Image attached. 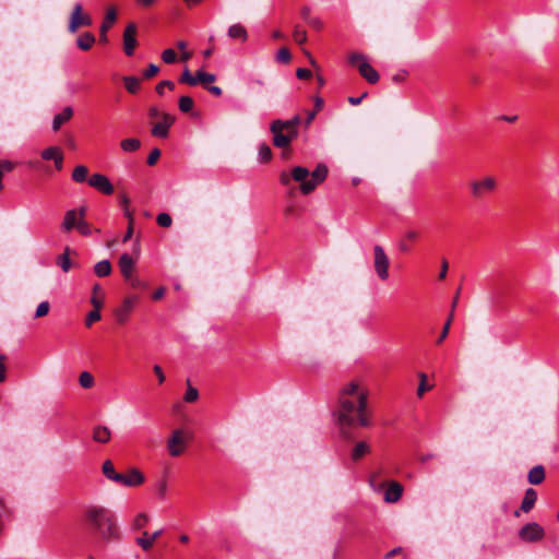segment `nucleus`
Returning a JSON list of instances; mask_svg holds the SVG:
<instances>
[{"label": "nucleus", "instance_id": "nucleus-53", "mask_svg": "<svg viewBox=\"0 0 559 559\" xmlns=\"http://www.w3.org/2000/svg\"><path fill=\"white\" fill-rule=\"evenodd\" d=\"M420 383L417 388V395L419 397H421L424 395V393L429 389L427 385H426V381H427V377L425 373H420Z\"/></svg>", "mask_w": 559, "mask_h": 559}, {"label": "nucleus", "instance_id": "nucleus-29", "mask_svg": "<svg viewBox=\"0 0 559 559\" xmlns=\"http://www.w3.org/2000/svg\"><path fill=\"white\" fill-rule=\"evenodd\" d=\"M536 500L537 492L533 488L526 489L524 498L522 500L521 510L524 512H528L530 510L533 509Z\"/></svg>", "mask_w": 559, "mask_h": 559}, {"label": "nucleus", "instance_id": "nucleus-64", "mask_svg": "<svg viewBox=\"0 0 559 559\" xmlns=\"http://www.w3.org/2000/svg\"><path fill=\"white\" fill-rule=\"evenodd\" d=\"M165 295V288L164 287H159L158 289H156L153 294V299L155 300H159L164 297Z\"/></svg>", "mask_w": 559, "mask_h": 559}, {"label": "nucleus", "instance_id": "nucleus-17", "mask_svg": "<svg viewBox=\"0 0 559 559\" xmlns=\"http://www.w3.org/2000/svg\"><path fill=\"white\" fill-rule=\"evenodd\" d=\"M117 20V11L115 8H109L106 12L104 21L100 25L99 41L106 44L108 41L107 32L111 28Z\"/></svg>", "mask_w": 559, "mask_h": 559}, {"label": "nucleus", "instance_id": "nucleus-54", "mask_svg": "<svg viewBox=\"0 0 559 559\" xmlns=\"http://www.w3.org/2000/svg\"><path fill=\"white\" fill-rule=\"evenodd\" d=\"M50 305L48 301H41L37 305V317H44L49 312Z\"/></svg>", "mask_w": 559, "mask_h": 559}, {"label": "nucleus", "instance_id": "nucleus-50", "mask_svg": "<svg viewBox=\"0 0 559 559\" xmlns=\"http://www.w3.org/2000/svg\"><path fill=\"white\" fill-rule=\"evenodd\" d=\"M156 222L162 227H169L173 223V219L167 213H159L156 217Z\"/></svg>", "mask_w": 559, "mask_h": 559}, {"label": "nucleus", "instance_id": "nucleus-55", "mask_svg": "<svg viewBox=\"0 0 559 559\" xmlns=\"http://www.w3.org/2000/svg\"><path fill=\"white\" fill-rule=\"evenodd\" d=\"M160 156V151L158 148H154L152 150V152L150 153V155L147 156V164L150 166H153L157 159L159 158Z\"/></svg>", "mask_w": 559, "mask_h": 559}, {"label": "nucleus", "instance_id": "nucleus-57", "mask_svg": "<svg viewBox=\"0 0 559 559\" xmlns=\"http://www.w3.org/2000/svg\"><path fill=\"white\" fill-rule=\"evenodd\" d=\"M92 293L93 294H92L91 299H100L103 301L104 293H103V289H102L100 285L95 284L93 286V292Z\"/></svg>", "mask_w": 559, "mask_h": 559}, {"label": "nucleus", "instance_id": "nucleus-46", "mask_svg": "<svg viewBox=\"0 0 559 559\" xmlns=\"http://www.w3.org/2000/svg\"><path fill=\"white\" fill-rule=\"evenodd\" d=\"M166 88L173 91L175 88L174 82L169 81V80H164V81L159 82L156 85V93L158 95H164V92H165Z\"/></svg>", "mask_w": 559, "mask_h": 559}, {"label": "nucleus", "instance_id": "nucleus-42", "mask_svg": "<svg viewBox=\"0 0 559 559\" xmlns=\"http://www.w3.org/2000/svg\"><path fill=\"white\" fill-rule=\"evenodd\" d=\"M452 319H453V312L450 313L448 320L445 321L443 329L437 340V344H441L448 337Z\"/></svg>", "mask_w": 559, "mask_h": 559}, {"label": "nucleus", "instance_id": "nucleus-20", "mask_svg": "<svg viewBox=\"0 0 559 559\" xmlns=\"http://www.w3.org/2000/svg\"><path fill=\"white\" fill-rule=\"evenodd\" d=\"M73 108L71 106L64 107L60 112L53 116L51 129L57 132L61 126L68 122L73 117Z\"/></svg>", "mask_w": 559, "mask_h": 559}, {"label": "nucleus", "instance_id": "nucleus-1", "mask_svg": "<svg viewBox=\"0 0 559 559\" xmlns=\"http://www.w3.org/2000/svg\"><path fill=\"white\" fill-rule=\"evenodd\" d=\"M368 390L359 381H350L340 391L338 420L348 426H369L367 417Z\"/></svg>", "mask_w": 559, "mask_h": 559}, {"label": "nucleus", "instance_id": "nucleus-7", "mask_svg": "<svg viewBox=\"0 0 559 559\" xmlns=\"http://www.w3.org/2000/svg\"><path fill=\"white\" fill-rule=\"evenodd\" d=\"M373 267L381 281L384 282L389 278L390 259L380 245H374L373 247Z\"/></svg>", "mask_w": 559, "mask_h": 559}, {"label": "nucleus", "instance_id": "nucleus-52", "mask_svg": "<svg viewBox=\"0 0 559 559\" xmlns=\"http://www.w3.org/2000/svg\"><path fill=\"white\" fill-rule=\"evenodd\" d=\"M7 360L5 355H0V383L4 382L7 378Z\"/></svg>", "mask_w": 559, "mask_h": 559}, {"label": "nucleus", "instance_id": "nucleus-48", "mask_svg": "<svg viewBox=\"0 0 559 559\" xmlns=\"http://www.w3.org/2000/svg\"><path fill=\"white\" fill-rule=\"evenodd\" d=\"M168 485L166 479H159L156 483V491L159 497V499H164L167 495Z\"/></svg>", "mask_w": 559, "mask_h": 559}, {"label": "nucleus", "instance_id": "nucleus-18", "mask_svg": "<svg viewBox=\"0 0 559 559\" xmlns=\"http://www.w3.org/2000/svg\"><path fill=\"white\" fill-rule=\"evenodd\" d=\"M163 534V530H157L154 533L150 534L144 531L141 537L135 538V544L144 551H148L152 549L155 540Z\"/></svg>", "mask_w": 559, "mask_h": 559}, {"label": "nucleus", "instance_id": "nucleus-36", "mask_svg": "<svg viewBox=\"0 0 559 559\" xmlns=\"http://www.w3.org/2000/svg\"><path fill=\"white\" fill-rule=\"evenodd\" d=\"M123 82L126 90L131 94H135L140 90V80L136 76H124Z\"/></svg>", "mask_w": 559, "mask_h": 559}, {"label": "nucleus", "instance_id": "nucleus-39", "mask_svg": "<svg viewBox=\"0 0 559 559\" xmlns=\"http://www.w3.org/2000/svg\"><path fill=\"white\" fill-rule=\"evenodd\" d=\"M369 452V445L366 442H358L352 451V459L358 460Z\"/></svg>", "mask_w": 559, "mask_h": 559}, {"label": "nucleus", "instance_id": "nucleus-27", "mask_svg": "<svg viewBox=\"0 0 559 559\" xmlns=\"http://www.w3.org/2000/svg\"><path fill=\"white\" fill-rule=\"evenodd\" d=\"M102 472L104 476L110 481L116 483V480H121V474L116 472L115 466L110 460H106L103 463Z\"/></svg>", "mask_w": 559, "mask_h": 559}, {"label": "nucleus", "instance_id": "nucleus-47", "mask_svg": "<svg viewBox=\"0 0 559 559\" xmlns=\"http://www.w3.org/2000/svg\"><path fill=\"white\" fill-rule=\"evenodd\" d=\"M290 52L286 47L280 48L276 55L277 61L282 63H287L290 61Z\"/></svg>", "mask_w": 559, "mask_h": 559}, {"label": "nucleus", "instance_id": "nucleus-40", "mask_svg": "<svg viewBox=\"0 0 559 559\" xmlns=\"http://www.w3.org/2000/svg\"><path fill=\"white\" fill-rule=\"evenodd\" d=\"M178 106L182 112H189L193 108V99L190 96H181Z\"/></svg>", "mask_w": 559, "mask_h": 559}, {"label": "nucleus", "instance_id": "nucleus-25", "mask_svg": "<svg viewBox=\"0 0 559 559\" xmlns=\"http://www.w3.org/2000/svg\"><path fill=\"white\" fill-rule=\"evenodd\" d=\"M91 304L93 305L94 309L87 313L85 319V325L88 328L94 322L100 320V309L103 307V301L100 299H91Z\"/></svg>", "mask_w": 559, "mask_h": 559}, {"label": "nucleus", "instance_id": "nucleus-2", "mask_svg": "<svg viewBox=\"0 0 559 559\" xmlns=\"http://www.w3.org/2000/svg\"><path fill=\"white\" fill-rule=\"evenodd\" d=\"M328 176V167L324 164H319L316 169L310 174L306 167L296 166L292 169V175L283 171L280 176L282 185L287 186L290 182V178L299 182L300 191L302 194H309L322 183Z\"/></svg>", "mask_w": 559, "mask_h": 559}, {"label": "nucleus", "instance_id": "nucleus-59", "mask_svg": "<svg viewBox=\"0 0 559 559\" xmlns=\"http://www.w3.org/2000/svg\"><path fill=\"white\" fill-rule=\"evenodd\" d=\"M153 371L157 376L159 384L164 383L165 374H164V371H163L162 367L159 365H155L153 367Z\"/></svg>", "mask_w": 559, "mask_h": 559}, {"label": "nucleus", "instance_id": "nucleus-32", "mask_svg": "<svg viewBox=\"0 0 559 559\" xmlns=\"http://www.w3.org/2000/svg\"><path fill=\"white\" fill-rule=\"evenodd\" d=\"M121 150L127 153H132L141 147L140 140L135 138L124 139L120 142Z\"/></svg>", "mask_w": 559, "mask_h": 559}, {"label": "nucleus", "instance_id": "nucleus-34", "mask_svg": "<svg viewBox=\"0 0 559 559\" xmlns=\"http://www.w3.org/2000/svg\"><path fill=\"white\" fill-rule=\"evenodd\" d=\"M88 169L84 165L76 166L72 171V180L75 182H84L87 179Z\"/></svg>", "mask_w": 559, "mask_h": 559}, {"label": "nucleus", "instance_id": "nucleus-22", "mask_svg": "<svg viewBox=\"0 0 559 559\" xmlns=\"http://www.w3.org/2000/svg\"><path fill=\"white\" fill-rule=\"evenodd\" d=\"M134 264L135 261L129 253H123L119 258V267L124 280H131Z\"/></svg>", "mask_w": 559, "mask_h": 559}, {"label": "nucleus", "instance_id": "nucleus-41", "mask_svg": "<svg viewBox=\"0 0 559 559\" xmlns=\"http://www.w3.org/2000/svg\"><path fill=\"white\" fill-rule=\"evenodd\" d=\"M85 216H82L75 227L78 231L83 236H90L92 234L91 225L84 219Z\"/></svg>", "mask_w": 559, "mask_h": 559}, {"label": "nucleus", "instance_id": "nucleus-9", "mask_svg": "<svg viewBox=\"0 0 559 559\" xmlns=\"http://www.w3.org/2000/svg\"><path fill=\"white\" fill-rule=\"evenodd\" d=\"M138 301V295H129L123 299L121 306L115 311V317L119 324H124L128 321L129 314L133 311Z\"/></svg>", "mask_w": 559, "mask_h": 559}, {"label": "nucleus", "instance_id": "nucleus-38", "mask_svg": "<svg viewBox=\"0 0 559 559\" xmlns=\"http://www.w3.org/2000/svg\"><path fill=\"white\" fill-rule=\"evenodd\" d=\"M258 158L261 163H266L272 158V151L266 143H261L258 148Z\"/></svg>", "mask_w": 559, "mask_h": 559}, {"label": "nucleus", "instance_id": "nucleus-28", "mask_svg": "<svg viewBox=\"0 0 559 559\" xmlns=\"http://www.w3.org/2000/svg\"><path fill=\"white\" fill-rule=\"evenodd\" d=\"M95 40V36L92 33L85 32L76 38V46L81 50L86 51L93 47Z\"/></svg>", "mask_w": 559, "mask_h": 559}, {"label": "nucleus", "instance_id": "nucleus-45", "mask_svg": "<svg viewBox=\"0 0 559 559\" xmlns=\"http://www.w3.org/2000/svg\"><path fill=\"white\" fill-rule=\"evenodd\" d=\"M179 82L180 83H186L188 85H191V86H195L197 85V81L194 80L193 75L191 74V72L189 71L188 68H186L179 79Z\"/></svg>", "mask_w": 559, "mask_h": 559}, {"label": "nucleus", "instance_id": "nucleus-30", "mask_svg": "<svg viewBox=\"0 0 559 559\" xmlns=\"http://www.w3.org/2000/svg\"><path fill=\"white\" fill-rule=\"evenodd\" d=\"M528 481L532 484V485H538L540 484L544 479H545V471H544V467L542 465H536L534 466L530 472H528Z\"/></svg>", "mask_w": 559, "mask_h": 559}, {"label": "nucleus", "instance_id": "nucleus-6", "mask_svg": "<svg viewBox=\"0 0 559 559\" xmlns=\"http://www.w3.org/2000/svg\"><path fill=\"white\" fill-rule=\"evenodd\" d=\"M497 180L492 176H485L469 182L471 194L476 200L485 199L488 194L496 191Z\"/></svg>", "mask_w": 559, "mask_h": 559}, {"label": "nucleus", "instance_id": "nucleus-4", "mask_svg": "<svg viewBox=\"0 0 559 559\" xmlns=\"http://www.w3.org/2000/svg\"><path fill=\"white\" fill-rule=\"evenodd\" d=\"M300 122L299 116H294L288 120H274L270 126V130L273 134V144L278 148H285L298 135V124Z\"/></svg>", "mask_w": 559, "mask_h": 559}, {"label": "nucleus", "instance_id": "nucleus-24", "mask_svg": "<svg viewBox=\"0 0 559 559\" xmlns=\"http://www.w3.org/2000/svg\"><path fill=\"white\" fill-rule=\"evenodd\" d=\"M227 35L231 39L240 40L245 43L248 39V32L240 23L233 24L228 27Z\"/></svg>", "mask_w": 559, "mask_h": 559}, {"label": "nucleus", "instance_id": "nucleus-51", "mask_svg": "<svg viewBox=\"0 0 559 559\" xmlns=\"http://www.w3.org/2000/svg\"><path fill=\"white\" fill-rule=\"evenodd\" d=\"M177 55L174 49H165L162 53V59L165 63H173L176 61Z\"/></svg>", "mask_w": 559, "mask_h": 559}, {"label": "nucleus", "instance_id": "nucleus-3", "mask_svg": "<svg viewBox=\"0 0 559 559\" xmlns=\"http://www.w3.org/2000/svg\"><path fill=\"white\" fill-rule=\"evenodd\" d=\"M86 522L105 539H116L119 532L114 514L105 507L92 504L85 509Z\"/></svg>", "mask_w": 559, "mask_h": 559}, {"label": "nucleus", "instance_id": "nucleus-31", "mask_svg": "<svg viewBox=\"0 0 559 559\" xmlns=\"http://www.w3.org/2000/svg\"><path fill=\"white\" fill-rule=\"evenodd\" d=\"M94 273L98 277L108 276L111 273V264L109 260H102L94 265Z\"/></svg>", "mask_w": 559, "mask_h": 559}, {"label": "nucleus", "instance_id": "nucleus-61", "mask_svg": "<svg viewBox=\"0 0 559 559\" xmlns=\"http://www.w3.org/2000/svg\"><path fill=\"white\" fill-rule=\"evenodd\" d=\"M130 285L133 287V288H138V287H145V284L142 283L138 277H134L132 274H131V280H127Z\"/></svg>", "mask_w": 559, "mask_h": 559}, {"label": "nucleus", "instance_id": "nucleus-33", "mask_svg": "<svg viewBox=\"0 0 559 559\" xmlns=\"http://www.w3.org/2000/svg\"><path fill=\"white\" fill-rule=\"evenodd\" d=\"M194 80L198 84H202L204 87L207 86L209 83H213L216 80V76L212 73L204 72L199 70L195 75H193Z\"/></svg>", "mask_w": 559, "mask_h": 559}, {"label": "nucleus", "instance_id": "nucleus-43", "mask_svg": "<svg viewBox=\"0 0 559 559\" xmlns=\"http://www.w3.org/2000/svg\"><path fill=\"white\" fill-rule=\"evenodd\" d=\"M293 38L297 44L301 45L307 40V33L305 29L296 26L293 32Z\"/></svg>", "mask_w": 559, "mask_h": 559}, {"label": "nucleus", "instance_id": "nucleus-62", "mask_svg": "<svg viewBox=\"0 0 559 559\" xmlns=\"http://www.w3.org/2000/svg\"><path fill=\"white\" fill-rule=\"evenodd\" d=\"M162 111H159V109L157 107H151L148 109V116L150 118L152 119H156V118H160L162 119Z\"/></svg>", "mask_w": 559, "mask_h": 559}, {"label": "nucleus", "instance_id": "nucleus-8", "mask_svg": "<svg viewBox=\"0 0 559 559\" xmlns=\"http://www.w3.org/2000/svg\"><path fill=\"white\" fill-rule=\"evenodd\" d=\"M93 20L91 15L83 12L82 4L80 2L74 3L69 19L68 31L74 34L80 27L91 26Z\"/></svg>", "mask_w": 559, "mask_h": 559}, {"label": "nucleus", "instance_id": "nucleus-13", "mask_svg": "<svg viewBox=\"0 0 559 559\" xmlns=\"http://www.w3.org/2000/svg\"><path fill=\"white\" fill-rule=\"evenodd\" d=\"M88 185L99 192L110 195L114 192V186L103 174H94L88 178Z\"/></svg>", "mask_w": 559, "mask_h": 559}, {"label": "nucleus", "instance_id": "nucleus-49", "mask_svg": "<svg viewBox=\"0 0 559 559\" xmlns=\"http://www.w3.org/2000/svg\"><path fill=\"white\" fill-rule=\"evenodd\" d=\"M124 215L129 218V226L127 228L126 235L123 236V242L128 241L133 235V217L129 210H126Z\"/></svg>", "mask_w": 559, "mask_h": 559}, {"label": "nucleus", "instance_id": "nucleus-5", "mask_svg": "<svg viewBox=\"0 0 559 559\" xmlns=\"http://www.w3.org/2000/svg\"><path fill=\"white\" fill-rule=\"evenodd\" d=\"M348 61L352 66H356L360 75L370 84H376L380 75L376 69L368 62L367 57L362 53L353 52L348 57Z\"/></svg>", "mask_w": 559, "mask_h": 559}, {"label": "nucleus", "instance_id": "nucleus-14", "mask_svg": "<svg viewBox=\"0 0 559 559\" xmlns=\"http://www.w3.org/2000/svg\"><path fill=\"white\" fill-rule=\"evenodd\" d=\"M144 480L145 477L140 469L131 468L127 474H121V480H116V484L124 487H138L142 485Z\"/></svg>", "mask_w": 559, "mask_h": 559}, {"label": "nucleus", "instance_id": "nucleus-37", "mask_svg": "<svg viewBox=\"0 0 559 559\" xmlns=\"http://www.w3.org/2000/svg\"><path fill=\"white\" fill-rule=\"evenodd\" d=\"M79 383L83 389H91L95 384L94 377L88 371H82L79 376Z\"/></svg>", "mask_w": 559, "mask_h": 559}, {"label": "nucleus", "instance_id": "nucleus-12", "mask_svg": "<svg viewBox=\"0 0 559 559\" xmlns=\"http://www.w3.org/2000/svg\"><path fill=\"white\" fill-rule=\"evenodd\" d=\"M544 535V528L536 522L527 523L519 532L520 538L524 542H537L543 539Z\"/></svg>", "mask_w": 559, "mask_h": 559}, {"label": "nucleus", "instance_id": "nucleus-16", "mask_svg": "<svg viewBox=\"0 0 559 559\" xmlns=\"http://www.w3.org/2000/svg\"><path fill=\"white\" fill-rule=\"evenodd\" d=\"M82 216H85V207H81L80 210H69L64 214L61 225L62 229L70 231L71 229L75 228Z\"/></svg>", "mask_w": 559, "mask_h": 559}, {"label": "nucleus", "instance_id": "nucleus-21", "mask_svg": "<svg viewBox=\"0 0 559 559\" xmlns=\"http://www.w3.org/2000/svg\"><path fill=\"white\" fill-rule=\"evenodd\" d=\"M71 255H78L76 251L72 250L70 247H66L63 252L56 259L57 265L66 273H68L73 266L70 259Z\"/></svg>", "mask_w": 559, "mask_h": 559}, {"label": "nucleus", "instance_id": "nucleus-35", "mask_svg": "<svg viewBox=\"0 0 559 559\" xmlns=\"http://www.w3.org/2000/svg\"><path fill=\"white\" fill-rule=\"evenodd\" d=\"M150 521L148 514L141 512L135 515L132 522V528L134 531L143 530Z\"/></svg>", "mask_w": 559, "mask_h": 559}, {"label": "nucleus", "instance_id": "nucleus-15", "mask_svg": "<svg viewBox=\"0 0 559 559\" xmlns=\"http://www.w3.org/2000/svg\"><path fill=\"white\" fill-rule=\"evenodd\" d=\"M175 122V117L169 114H162V119L157 123H155L151 130L152 134L157 138H167L169 133V128Z\"/></svg>", "mask_w": 559, "mask_h": 559}, {"label": "nucleus", "instance_id": "nucleus-19", "mask_svg": "<svg viewBox=\"0 0 559 559\" xmlns=\"http://www.w3.org/2000/svg\"><path fill=\"white\" fill-rule=\"evenodd\" d=\"M41 157L46 160L53 159L57 170H61L63 166V154L60 147L50 146L43 151Z\"/></svg>", "mask_w": 559, "mask_h": 559}, {"label": "nucleus", "instance_id": "nucleus-56", "mask_svg": "<svg viewBox=\"0 0 559 559\" xmlns=\"http://www.w3.org/2000/svg\"><path fill=\"white\" fill-rule=\"evenodd\" d=\"M158 71H159V68L156 64L151 63L147 67V69L144 71L143 75H144V78L148 79V78H152L155 74H157Z\"/></svg>", "mask_w": 559, "mask_h": 559}, {"label": "nucleus", "instance_id": "nucleus-10", "mask_svg": "<svg viewBox=\"0 0 559 559\" xmlns=\"http://www.w3.org/2000/svg\"><path fill=\"white\" fill-rule=\"evenodd\" d=\"M187 438L182 430H175L167 441V449L171 456H179L183 453Z\"/></svg>", "mask_w": 559, "mask_h": 559}, {"label": "nucleus", "instance_id": "nucleus-63", "mask_svg": "<svg viewBox=\"0 0 559 559\" xmlns=\"http://www.w3.org/2000/svg\"><path fill=\"white\" fill-rule=\"evenodd\" d=\"M207 91L210 93H212L213 95L215 96H221L223 91L219 86H216V85H212V86H206Z\"/></svg>", "mask_w": 559, "mask_h": 559}, {"label": "nucleus", "instance_id": "nucleus-11", "mask_svg": "<svg viewBox=\"0 0 559 559\" xmlns=\"http://www.w3.org/2000/svg\"><path fill=\"white\" fill-rule=\"evenodd\" d=\"M136 32L138 27L136 24L133 22L129 23L123 32V51L129 57L133 56L134 49L138 45Z\"/></svg>", "mask_w": 559, "mask_h": 559}, {"label": "nucleus", "instance_id": "nucleus-60", "mask_svg": "<svg viewBox=\"0 0 559 559\" xmlns=\"http://www.w3.org/2000/svg\"><path fill=\"white\" fill-rule=\"evenodd\" d=\"M307 23H308L311 27H313V28H316V29H320V28L322 27V22H321V20H320L319 17H313V16H311V17L307 21Z\"/></svg>", "mask_w": 559, "mask_h": 559}, {"label": "nucleus", "instance_id": "nucleus-58", "mask_svg": "<svg viewBox=\"0 0 559 559\" xmlns=\"http://www.w3.org/2000/svg\"><path fill=\"white\" fill-rule=\"evenodd\" d=\"M296 75L298 79L306 80V79H309L312 75V73L309 69L299 68L296 71Z\"/></svg>", "mask_w": 559, "mask_h": 559}, {"label": "nucleus", "instance_id": "nucleus-26", "mask_svg": "<svg viewBox=\"0 0 559 559\" xmlns=\"http://www.w3.org/2000/svg\"><path fill=\"white\" fill-rule=\"evenodd\" d=\"M93 440L98 443H107L111 438V431L107 426H96L93 429Z\"/></svg>", "mask_w": 559, "mask_h": 559}, {"label": "nucleus", "instance_id": "nucleus-44", "mask_svg": "<svg viewBox=\"0 0 559 559\" xmlns=\"http://www.w3.org/2000/svg\"><path fill=\"white\" fill-rule=\"evenodd\" d=\"M198 397H199L198 390L195 388L191 386V385H188L186 394L183 396V400L187 403H193V402H195L198 400Z\"/></svg>", "mask_w": 559, "mask_h": 559}, {"label": "nucleus", "instance_id": "nucleus-23", "mask_svg": "<svg viewBox=\"0 0 559 559\" xmlns=\"http://www.w3.org/2000/svg\"><path fill=\"white\" fill-rule=\"evenodd\" d=\"M403 487L396 481H392L384 492V501L389 503H394L399 501L402 497Z\"/></svg>", "mask_w": 559, "mask_h": 559}]
</instances>
